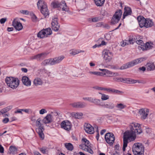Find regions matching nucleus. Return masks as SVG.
<instances>
[{
	"label": "nucleus",
	"instance_id": "obj_38",
	"mask_svg": "<svg viewBox=\"0 0 155 155\" xmlns=\"http://www.w3.org/2000/svg\"><path fill=\"white\" fill-rule=\"evenodd\" d=\"M102 20V18L100 17H95L91 18V21L92 22H96Z\"/></svg>",
	"mask_w": 155,
	"mask_h": 155
},
{
	"label": "nucleus",
	"instance_id": "obj_33",
	"mask_svg": "<svg viewBox=\"0 0 155 155\" xmlns=\"http://www.w3.org/2000/svg\"><path fill=\"white\" fill-rule=\"evenodd\" d=\"M72 117L78 119H80L83 115L82 113H73L72 114Z\"/></svg>",
	"mask_w": 155,
	"mask_h": 155
},
{
	"label": "nucleus",
	"instance_id": "obj_44",
	"mask_svg": "<svg viewBox=\"0 0 155 155\" xmlns=\"http://www.w3.org/2000/svg\"><path fill=\"white\" fill-rule=\"evenodd\" d=\"M116 107L120 109H123L126 107V106L121 103L117 104Z\"/></svg>",
	"mask_w": 155,
	"mask_h": 155
},
{
	"label": "nucleus",
	"instance_id": "obj_14",
	"mask_svg": "<svg viewBox=\"0 0 155 155\" xmlns=\"http://www.w3.org/2000/svg\"><path fill=\"white\" fill-rule=\"evenodd\" d=\"M47 54L43 52L35 55L31 57L32 59H36L38 61H41L44 59L47 56Z\"/></svg>",
	"mask_w": 155,
	"mask_h": 155
},
{
	"label": "nucleus",
	"instance_id": "obj_10",
	"mask_svg": "<svg viewBox=\"0 0 155 155\" xmlns=\"http://www.w3.org/2000/svg\"><path fill=\"white\" fill-rule=\"evenodd\" d=\"M104 59L106 62H109L111 61L113 56V53L109 50H104L103 51Z\"/></svg>",
	"mask_w": 155,
	"mask_h": 155
},
{
	"label": "nucleus",
	"instance_id": "obj_20",
	"mask_svg": "<svg viewBox=\"0 0 155 155\" xmlns=\"http://www.w3.org/2000/svg\"><path fill=\"white\" fill-rule=\"evenodd\" d=\"M59 8H62L63 11L65 12H68L69 10L68 8L67 7L64 1H62L59 2Z\"/></svg>",
	"mask_w": 155,
	"mask_h": 155
},
{
	"label": "nucleus",
	"instance_id": "obj_39",
	"mask_svg": "<svg viewBox=\"0 0 155 155\" xmlns=\"http://www.w3.org/2000/svg\"><path fill=\"white\" fill-rule=\"evenodd\" d=\"M89 73L90 74H93L96 76H102L103 73L97 71H89Z\"/></svg>",
	"mask_w": 155,
	"mask_h": 155
},
{
	"label": "nucleus",
	"instance_id": "obj_48",
	"mask_svg": "<svg viewBox=\"0 0 155 155\" xmlns=\"http://www.w3.org/2000/svg\"><path fill=\"white\" fill-rule=\"evenodd\" d=\"M70 105L74 108H78V102L71 103Z\"/></svg>",
	"mask_w": 155,
	"mask_h": 155
},
{
	"label": "nucleus",
	"instance_id": "obj_11",
	"mask_svg": "<svg viewBox=\"0 0 155 155\" xmlns=\"http://www.w3.org/2000/svg\"><path fill=\"white\" fill-rule=\"evenodd\" d=\"M61 127L64 129L69 131L71 127V123L68 120H64L62 122L61 124Z\"/></svg>",
	"mask_w": 155,
	"mask_h": 155
},
{
	"label": "nucleus",
	"instance_id": "obj_62",
	"mask_svg": "<svg viewBox=\"0 0 155 155\" xmlns=\"http://www.w3.org/2000/svg\"><path fill=\"white\" fill-rule=\"evenodd\" d=\"M9 121V119L8 118H5L2 120V122L4 123H6L8 122Z\"/></svg>",
	"mask_w": 155,
	"mask_h": 155
},
{
	"label": "nucleus",
	"instance_id": "obj_30",
	"mask_svg": "<svg viewBox=\"0 0 155 155\" xmlns=\"http://www.w3.org/2000/svg\"><path fill=\"white\" fill-rule=\"evenodd\" d=\"M96 5L97 6H101L103 5L104 0H94Z\"/></svg>",
	"mask_w": 155,
	"mask_h": 155
},
{
	"label": "nucleus",
	"instance_id": "obj_9",
	"mask_svg": "<svg viewBox=\"0 0 155 155\" xmlns=\"http://www.w3.org/2000/svg\"><path fill=\"white\" fill-rule=\"evenodd\" d=\"M132 149L133 153H140L144 152V147L141 143H137L133 145Z\"/></svg>",
	"mask_w": 155,
	"mask_h": 155
},
{
	"label": "nucleus",
	"instance_id": "obj_21",
	"mask_svg": "<svg viewBox=\"0 0 155 155\" xmlns=\"http://www.w3.org/2000/svg\"><path fill=\"white\" fill-rule=\"evenodd\" d=\"M147 70L148 71H153L155 70V66L153 63L149 62L146 65Z\"/></svg>",
	"mask_w": 155,
	"mask_h": 155
},
{
	"label": "nucleus",
	"instance_id": "obj_59",
	"mask_svg": "<svg viewBox=\"0 0 155 155\" xmlns=\"http://www.w3.org/2000/svg\"><path fill=\"white\" fill-rule=\"evenodd\" d=\"M126 40H125V41H123L122 42V43L121 44V46L123 47H124L125 45H129V43H128L127 41H126Z\"/></svg>",
	"mask_w": 155,
	"mask_h": 155
},
{
	"label": "nucleus",
	"instance_id": "obj_56",
	"mask_svg": "<svg viewBox=\"0 0 155 155\" xmlns=\"http://www.w3.org/2000/svg\"><path fill=\"white\" fill-rule=\"evenodd\" d=\"M107 74L109 75L108 76L110 77H112V74H113V72L108 71V70H107V71L106 73Z\"/></svg>",
	"mask_w": 155,
	"mask_h": 155
},
{
	"label": "nucleus",
	"instance_id": "obj_45",
	"mask_svg": "<svg viewBox=\"0 0 155 155\" xmlns=\"http://www.w3.org/2000/svg\"><path fill=\"white\" fill-rule=\"evenodd\" d=\"M133 81L134 82V83H133V84L138 82L139 83H142V84H145L146 83V81L144 80L139 81L138 80H134Z\"/></svg>",
	"mask_w": 155,
	"mask_h": 155
},
{
	"label": "nucleus",
	"instance_id": "obj_57",
	"mask_svg": "<svg viewBox=\"0 0 155 155\" xmlns=\"http://www.w3.org/2000/svg\"><path fill=\"white\" fill-rule=\"evenodd\" d=\"M92 98L91 97H83V99L84 100H87L90 102H91Z\"/></svg>",
	"mask_w": 155,
	"mask_h": 155
},
{
	"label": "nucleus",
	"instance_id": "obj_1",
	"mask_svg": "<svg viewBox=\"0 0 155 155\" xmlns=\"http://www.w3.org/2000/svg\"><path fill=\"white\" fill-rule=\"evenodd\" d=\"M130 130H127L124 133L123 146V150L125 151V148L127 146L128 140L130 141L134 140L136 137L137 134H140L142 132L141 125L137 123L132 122L129 125Z\"/></svg>",
	"mask_w": 155,
	"mask_h": 155
},
{
	"label": "nucleus",
	"instance_id": "obj_26",
	"mask_svg": "<svg viewBox=\"0 0 155 155\" xmlns=\"http://www.w3.org/2000/svg\"><path fill=\"white\" fill-rule=\"evenodd\" d=\"M34 84L36 86L42 85L43 84V81L40 78H35L33 81Z\"/></svg>",
	"mask_w": 155,
	"mask_h": 155
},
{
	"label": "nucleus",
	"instance_id": "obj_29",
	"mask_svg": "<svg viewBox=\"0 0 155 155\" xmlns=\"http://www.w3.org/2000/svg\"><path fill=\"white\" fill-rule=\"evenodd\" d=\"M45 32L44 31L43 29L41 30L37 34V37L38 38H41L45 37H46Z\"/></svg>",
	"mask_w": 155,
	"mask_h": 155
},
{
	"label": "nucleus",
	"instance_id": "obj_5",
	"mask_svg": "<svg viewBox=\"0 0 155 155\" xmlns=\"http://www.w3.org/2000/svg\"><path fill=\"white\" fill-rule=\"evenodd\" d=\"M122 15V10L120 9L117 10L112 17L111 20V23L112 25H114L118 23L121 18Z\"/></svg>",
	"mask_w": 155,
	"mask_h": 155
},
{
	"label": "nucleus",
	"instance_id": "obj_2",
	"mask_svg": "<svg viewBox=\"0 0 155 155\" xmlns=\"http://www.w3.org/2000/svg\"><path fill=\"white\" fill-rule=\"evenodd\" d=\"M5 82L8 87L13 89L16 88L19 84V80L18 78L13 77H7Z\"/></svg>",
	"mask_w": 155,
	"mask_h": 155
},
{
	"label": "nucleus",
	"instance_id": "obj_32",
	"mask_svg": "<svg viewBox=\"0 0 155 155\" xmlns=\"http://www.w3.org/2000/svg\"><path fill=\"white\" fill-rule=\"evenodd\" d=\"M82 141L84 143V146H86L87 148L90 147H91V144L89 141L86 139L85 138H82Z\"/></svg>",
	"mask_w": 155,
	"mask_h": 155
},
{
	"label": "nucleus",
	"instance_id": "obj_60",
	"mask_svg": "<svg viewBox=\"0 0 155 155\" xmlns=\"http://www.w3.org/2000/svg\"><path fill=\"white\" fill-rule=\"evenodd\" d=\"M87 151L88 152H89V153H91V154H93L94 153L93 151L92 150L91 148H90V147L88 148Z\"/></svg>",
	"mask_w": 155,
	"mask_h": 155
},
{
	"label": "nucleus",
	"instance_id": "obj_37",
	"mask_svg": "<svg viewBox=\"0 0 155 155\" xmlns=\"http://www.w3.org/2000/svg\"><path fill=\"white\" fill-rule=\"evenodd\" d=\"M11 153L12 154H15L17 152V149L15 147L10 146L9 148Z\"/></svg>",
	"mask_w": 155,
	"mask_h": 155
},
{
	"label": "nucleus",
	"instance_id": "obj_25",
	"mask_svg": "<svg viewBox=\"0 0 155 155\" xmlns=\"http://www.w3.org/2000/svg\"><path fill=\"white\" fill-rule=\"evenodd\" d=\"M114 104L112 102H108L107 104H103L102 107L110 109H112L114 107Z\"/></svg>",
	"mask_w": 155,
	"mask_h": 155
},
{
	"label": "nucleus",
	"instance_id": "obj_13",
	"mask_svg": "<svg viewBox=\"0 0 155 155\" xmlns=\"http://www.w3.org/2000/svg\"><path fill=\"white\" fill-rule=\"evenodd\" d=\"M51 24L52 28L53 30L54 31H58V30L60 25L58 23V18L57 17L53 18Z\"/></svg>",
	"mask_w": 155,
	"mask_h": 155
},
{
	"label": "nucleus",
	"instance_id": "obj_41",
	"mask_svg": "<svg viewBox=\"0 0 155 155\" xmlns=\"http://www.w3.org/2000/svg\"><path fill=\"white\" fill-rule=\"evenodd\" d=\"M51 4L54 8H58L59 7V2H53L51 3Z\"/></svg>",
	"mask_w": 155,
	"mask_h": 155
},
{
	"label": "nucleus",
	"instance_id": "obj_54",
	"mask_svg": "<svg viewBox=\"0 0 155 155\" xmlns=\"http://www.w3.org/2000/svg\"><path fill=\"white\" fill-rule=\"evenodd\" d=\"M20 12L23 14L28 15L29 14V12L26 10H21L20 11Z\"/></svg>",
	"mask_w": 155,
	"mask_h": 155
},
{
	"label": "nucleus",
	"instance_id": "obj_58",
	"mask_svg": "<svg viewBox=\"0 0 155 155\" xmlns=\"http://www.w3.org/2000/svg\"><path fill=\"white\" fill-rule=\"evenodd\" d=\"M104 23L102 22H100L97 23L96 24V26L100 27H102Z\"/></svg>",
	"mask_w": 155,
	"mask_h": 155
},
{
	"label": "nucleus",
	"instance_id": "obj_55",
	"mask_svg": "<svg viewBox=\"0 0 155 155\" xmlns=\"http://www.w3.org/2000/svg\"><path fill=\"white\" fill-rule=\"evenodd\" d=\"M47 112V111L45 109H42L39 111V113L41 114H43Z\"/></svg>",
	"mask_w": 155,
	"mask_h": 155
},
{
	"label": "nucleus",
	"instance_id": "obj_4",
	"mask_svg": "<svg viewBox=\"0 0 155 155\" xmlns=\"http://www.w3.org/2000/svg\"><path fill=\"white\" fill-rule=\"evenodd\" d=\"M37 5L38 8H41V12L45 18L49 15V13L46 3L44 1L39 0L37 2Z\"/></svg>",
	"mask_w": 155,
	"mask_h": 155
},
{
	"label": "nucleus",
	"instance_id": "obj_6",
	"mask_svg": "<svg viewBox=\"0 0 155 155\" xmlns=\"http://www.w3.org/2000/svg\"><path fill=\"white\" fill-rule=\"evenodd\" d=\"M138 21L140 26L141 28H143L145 27L146 28H148L151 27L153 25V22L151 20H149V21L150 22V24L149 25L146 24L147 20L145 19L143 17L141 16H139L137 18Z\"/></svg>",
	"mask_w": 155,
	"mask_h": 155
},
{
	"label": "nucleus",
	"instance_id": "obj_17",
	"mask_svg": "<svg viewBox=\"0 0 155 155\" xmlns=\"http://www.w3.org/2000/svg\"><path fill=\"white\" fill-rule=\"evenodd\" d=\"M64 57L63 56L56 57L54 58H51V65H54L60 63L64 58Z\"/></svg>",
	"mask_w": 155,
	"mask_h": 155
},
{
	"label": "nucleus",
	"instance_id": "obj_7",
	"mask_svg": "<svg viewBox=\"0 0 155 155\" xmlns=\"http://www.w3.org/2000/svg\"><path fill=\"white\" fill-rule=\"evenodd\" d=\"M40 118L38 119L36 122V126H38L39 127L36 129V131L38 134L39 137L42 140L44 138V135L43 133V131L44 130V129L43 126L40 124L41 121Z\"/></svg>",
	"mask_w": 155,
	"mask_h": 155
},
{
	"label": "nucleus",
	"instance_id": "obj_31",
	"mask_svg": "<svg viewBox=\"0 0 155 155\" xmlns=\"http://www.w3.org/2000/svg\"><path fill=\"white\" fill-rule=\"evenodd\" d=\"M126 41H127L129 45L133 44L135 42V39L133 36H130L128 37L127 40H126Z\"/></svg>",
	"mask_w": 155,
	"mask_h": 155
},
{
	"label": "nucleus",
	"instance_id": "obj_3",
	"mask_svg": "<svg viewBox=\"0 0 155 155\" xmlns=\"http://www.w3.org/2000/svg\"><path fill=\"white\" fill-rule=\"evenodd\" d=\"M147 58L146 57H144L134 60L133 61L127 62L126 64H123L120 67V69L122 70L130 68L144 61Z\"/></svg>",
	"mask_w": 155,
	"mask_h": 155
},
{
	"label": "nucleus",
	"instance_id": "obj_40",
	"mask_svg": "<svg viewBox=\"0 0 155 155\" xmlns=\"http://www.w3.org/2000/svg\"><path fill=\"white\" fill-rule=\"evenodd\" d=\"M101 99L102 101H105L109 99V97L108 95L104 94H101Z\"/></svg>",
	"mask_w": 155,
	"mask_h": 155
},
{
	"label": "nucleus",
	"instance_id": "obj_19",
	"mask_svg": "<svg viewBox=\"0 0 155 155\" xmlns=\"http://www.w3.org/2000/svg\"><path fill=\"white\" fill-rule=\"evenodd\" d=\"M22 81L23 84L26 86L31 85V81L27 76H23L22 78Z\"/></svg>",
	"mask_w": 155,
	"mask_h": 155
},
{
	"label": "nucleus",
	"instance_id": "obj_34",
	"mask_svg": "<svg viewBox=\"0 0 155 155\" xmlns=\"http://www.w3.org/2000/svg\"><path fill=\"white\" fill-rule=\"evenodd\" d=\"M65 147L67 150L70 151H72L73 149V147L72 144L70 143H66L64 144Z\"/></svg>",
	"mask_w": 155,
	"mask_h": 155
},
{
	"label": "nucleus",
	"instance_id": "obj_43",
	"mask_svg": "<svg viewBox=\"0 0 155 155\" xmlns=\"http://www.w3.org/2000/svg\"><path fill=\"white\" fill-rule=\"evenodd\" d=\"M145 49L148 50L151 49L153 47L152 45L149 42H147L144 45Z\"/></svg>",
	"mask_w": 155,
	"mask_h": 155
},
{
	"label": "nucleus",
	"instance_id": "obj_49",
	"mask_svg": "<svg viewBox=\"0 0 155 155\" xmlns=\"http://www.w3.org/2000/svg\"><path fill=\"white\" fill-rule=\"evenodd\" d=\"M47 148L46 147H44L41 148L40 149V151L44 154H46L47 153L46 150Z\"/></svg>",
	"mask_w": 155,
	"mask_h": 155
},
{
	"label": "nucleus",
	"instance_id": "obj_16",
	"mask_svg": "<svg viewBox=\"0 0 155 155\" xmlns=\"http://www.w3.org/2000/svg\"><path fill=\"white\" fill-rule=\"evenodd\" d=\"M12 25L15 29L18 31H20L23 28V26L21 24L15 19H14L13 21Z\"/></svg>",
	"mask_w": 155,
	"mask_h": 155
},
{
	"label": "nucleus",
	"instance_id": "obj_64",
	"mask_svg": "<svg viewBox=\"0 0 155 155\" xmlns=\"http://www.w3.org/2000/svg\"><path fill=\"white\" fill-rule=\"evenodd\" d=\"M143 152H140V153H138V152H134L133 153L134 155H143Z\"/></svg>",
	"mask_w": 155,
	"mask_h": 155
},
{
	"label": "nucleus",
	"instance_id": "obj_42",
	"mask_svg": "<svg viewBox=\"0 0 155 155\" xmlns=\"http://www.w3.org/2000/svg\"><path fill=\"white\" fill-rule=\"evenodd\" d=\"M84 51H79L78 50H72V52H70V54H72L73 55H75L76 54H78V53L81 52H84Z\"/></svg>",
	"mask_w": 155,
	"mask_h": 155
},
{
	"label": "nucleus",
	"instance_id": "obj_53",
	"mask_svg": "<svg viewBox=\"0 0 155 155\" xmlns=\"http://www.w3.org/2000/svg\"><path fill=\"white\" fill-rule=\"evenodd\" d=\"M7 20V18H2L0 20V22L1 24H4Z\"/></svg>",
	"mask_w": 155,
	"mask_h": 155
},
{
	"label": "nucleus",
	"instance_id": "obj_63",
	"mask_svg": "<svg viewBox=\"0 0 155 155\" xmlns=\"http://www.w3.org/2000/svg\"><path fill=\"white\" fill-rule=\"evenodd\" d=\"M139 70L140 71H142L144 72L146 70V68L144 67H140L139 68Z\"/></svg>",
	"mask_w": 155,
	"mask_h": 155
},
{
	"label": "nucleus",
	"instance_id": "obj_23",
	"mask_svg": "<svg viewBox=\"0 0 155 155\" xmlns=\"http://www.w3.org/2000/svg\"><path fill=\"white\" fill-rule=\"evenodd\" d=\"M136 42L137 44L139 45L138 47L140 50L142 49L143 51L145 50L144 44L142 40H137Z\"/></svg>",
	"mask_w": 155,
	"mask_h": 155
},
{
	"label": "nucleus",
	"instance_id": "obj_36",
	"mask_svg": "<svg viewBox=\"0 0 155 155\" xmlns=\"http://www.w3.org/2000/svg\"><path fill=\"white\" fill-rule=\"evenodd\" d=\"M78 108H83L86 106V104L84 102H78Z\"/></svg>",
	"mask_w": 155,
	"mask_h": 155
},
{
	"label": "nucleus",
	"instance_id": "obj_50",
	"mask_svg": "<svg viewBox=\"0 0 155 155\" xmlns=\"http://www.w3.org/2000/svg\"><path fill=\"white\" fill-rule=\"evenodd\" d=\"M113 89L110 88H104L103 87V90L104 91H106L112 93Z\"/></svg>",
	"mask_w": 155,
	"mask_h": 155
},
{
	"label": "nucleus",
	"instance_id": "obj_24",
	"mask_svg": "<svg viewBox=\"0 0 155 155\" xmlns=\"http://www.w3.org/2000/svg\"><path fill=\"white\" fill-rule=\"evenodd\" d=\"M92 103L95 104V105L102 106L103 104L101 100L96 98H92Z\"/></svg>",
	"mask_w": 155,
	"mask_h": 155
},
{
	"label": "nucleus",
	"instance_id": "obj_51",
	"mask_svg": "<svg viewBox=\"0 0 155 155\" xmlns=\"http://www.w3.org/2000/svg\"><path fill=\"white\" fill-rule=\"evenodd\" d=\"M121 78L115 77L113 78V80L115 81L121 82Z\"/></svg>",
	"mask_w": 155,
	"mask_h": 155
},
{
	"label": "nucleus",
	"instance_id": "obj_12",
	"mask_svg": "<svg viewBox=\"0 0 155 155\" xmlns=\"http://www.w3.org/2000/svg\"><path fill=\"white\" fill-rule=\"evenodd\" d=\"M84 129L86 133L89 134H93L94 132V128L90 124L85 123L84 125Z\"/></svg>",
	"mask_w": 155,
	"mask_h": 155
},
{
	"label": "nucleus",
	"instance_id": "obj_35",
	"mask_svg": "<svg viewBox=\"0 0 155 155\" xmlns=\"http://www.w3.org/2000/svg\"><path fill=\"white\" fill-rule=\"evenodd\" d=\"M43 30L45 32L46 37H47L48 35H50L52 34V31L50 28H48Z\"/></svg>",
	"mask_w": 155,
	"mask_h": 155
},
{
	"label": "nucleus",
	"instance_id": "obj_15",
	"mask_svg": "<svg viewBox=\"0 0 155 155\" xmlns=\"http://www.w3.org/2000/svg\"><path fill=\"white\" fill-rule=\"evenodd\" d=\"M149 112L148 109L142 108L139 111V114L141 115V118L143 119H146L147 117Z\"/></svg>",
	"mask_w": 155,
	"mask_h": 155
},
{
	"label": "nucleus",
	"instance_id": "obj_22",
	"mask_svg": "<svg viewBox=\"0 0 155 155\" xmlns=\"http://www.w3.org/2000/svg\"><path fill=\"white\" fill-rule=\"evenodd\" d=\"M51 117L52 116L50 114L47 115L43 120V122L45 124L51 123L52 122Z\"/></svg>",
	"mask_w": 155,
	"mask_h": 155
},
{
	"label": "nucleus",
	"instance_id": "obj_18",
	"mask_svg": "<svg viewBox=\"0 0 155 155\" xmlns=\"http://www.w3.org/2000/svg\"><path fill=\"white\" fill-rule=\"evenodd\" d=\"M124 12L123 15V18L124 19L125 17L128 15H130L132 13L131 9L128 7H125L124 8Z\"/></svg>",
	"mask_w": 155,
	"mask_h": 155
},
{
	"label": "nucleus",
	"instance_id": "obj_8",
	"mask_svg": "<svg viewBox=\"0 0 155 155\" xmlns=\"http://www.w3.org/2000/svg\"><path fill=\"white\" fill-rule=\"evenodd\" d=\"M105 139L106 142L110 146H113L114 142L115 137L112 133L110 132L106 134Z\"/></svg>",
	"mask_w": 155,
	"mask_h": 155
},
{
	"label": "nucleus",
	"instance_id": "obj_61",
	"mask_svg": "<svg viewBox=\"0 0 155 155\" xmlns=\"http://www.w3.org/2000/svg\"><path fill=\"white\" fill-rule=\"evenodd\" d=\"M4 152V148L0 144V152L3 153Z\"/></svg>",
	"mask_w": 155,
	"mask_h": 155
},
{
	"label": "nucleus",
	"instance_id": "obj_46",
	"mask_svg": "<svg viewBox=\"0 0 155 155\" xmlns=\"http://www.w3.org/2000/svg\"><path fill=\"white\" fill-rule=\"evenodd\" d=\"M115 93L118 94H123V92L121 91H118V90H115L114 89H113L112 93Z\"/></svg>",
	"mask_w": 155,
	"mask_h": 155
},
{
	"label": "nucleus",
	"instance_id": "obj_27",
	"mask_svg": "<svg viewBox=\"0 0 155 155\" xmlns=\"http://www.w3.org/2000/svg\"><path fill=\"white\" fill-rule=\"evenodd\" d=\"M133 80L134 79L131 78H121V82L127 84H133Z\"/></svg>",
	"mask_w": 155,
	"mask_h": 155
},
{
	"label": "nucleus",
	"instance_id": "obj_47",
	"mask_svg": "<svg viewBox=\"0 0 155 155\" xmlns=\"http://www.w3.org/2000/svg\"><path fill=\"white\" fill-rule=\"evenodd\" d=\"M31 19L32 21L34 22H36L37 21V17L35 16V15L34 14H33V15L32 16Z\"/></svg>",
	"mask_w": 155,
	"mask_h": 155
},
{
	"label": "nucleus",
	"instance_id": "obj_28",
	"mask_svg": "<svg viewBox=\"0 0 155 155\" xmlns=\"http://www.w3.org/2000/svg\"><path fill=\"white\" fill-rule=\"evenodd\" d=\"M51 58L45 59L41 63V64L43 66H45L46 65L50 64L51 65Z\"/></svg>",
	"mask_w": 155,
	"mask_h": 155
},
{
	"label": "nucleus",
	"instance_id": "obj_52",
	"mask_svg": "<svg viewBox=\"0 0 155 155\" xmlns=\"http://www.w3.org/2000/svg\"><path fill=\"white\" fill-rule=\"evenodd\" d=\"M80 146L81 147V148L83 150L87 151L88 148H86L85 147L86 146H84V144H82L80 145Z\"/></svg>",
	"mask_w": 155,
	"mask_h": 155
}]
</instances>
